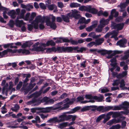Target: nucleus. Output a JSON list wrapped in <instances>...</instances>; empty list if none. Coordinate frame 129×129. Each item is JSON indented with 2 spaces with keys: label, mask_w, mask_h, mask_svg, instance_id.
Segmentation results:
<instances>
[{
  "label": "nucleus",
  "mask_w": 129,
  "mask_h": 129,
  "mask_svg": "<svg viewBox=\"0 0 129 129\" xmlns=\"http://www.w3.org/2000/svg\"><path fill=\"white\" fill-rule=\"evenodd\" d=\"M87 49L86 48L84 47L79 48L78 46L64 47V53H82L83 51H85Z\"/></svg>",
  "instance_id": "obj_1"
},
{
  "label": "nucleus",
  "mask_w": 129,
  "mask_h": 129,
  "mask_svg": "<svg viewBox=\"0 0 129 129\" xmlns=\"http://www.w3.org/2000/svg\"><path fill=\"white\" fill-rule=\"evenodd\" d=\"M79 10L81 11H86L92 14H96L97 13L98 11L94 8H92L91 6H80Z\"/></svg>",
  "instance_id": "obj_2"
},
{
  "label": "nucleus",
  "mask_w": 129,
  "mask_h": 129,
  "mask_svg": "<svg viewBox=\"0 0 129 129\" xmlns=\"http://www.w3.org/2000/svg\"><path fill=\"white\" fill-rule=\"evenodd\" d=\"M129 106V102L125 101L122 103V105H120L119 106H115L112 110H121L122 108H125L127 109Z\"/></svg>",
  "instance_id": "obj_3"
},
{
  "label": "nucleus",
  "mask_w": 129,
  "mask_h": 129,
  "mask_svg": "<svg viewBox=\"0 0 129 129\" xmlns=\"http://www.w3.org/2000/svg\"><path fill=\"white\" fill-rule=\"evenodd\" d=\"M124 24L123 23L116 24L113 22L111 24V26L113 27V28L114 29H117V30H121L123 28Z\"/></svg>",
  "instance_id": "obj_4"
},
{
  "label": "nucleus",
  "mask_w": 129,
  "mask_h": 129,
  "mask_svg": "<svg viewBox=\"0 0 129 129\" xmlns=\"http://www.w3.org/2000/svg\"><path fill=\"white\" fill-rule=\"evenodd\" d=\"M127 42V40L125 38H123L118 41L116 43V45L119 46L120 47H126L125 44Z\"/></svg>",
  "instance_id": "obj_5"
},
{
  "label": "nucleus",
  "mask_w": 129,
  "mask_h": 129,
  "mask_svg": "<svg viewBox=\"0 0 129 129\" xmlns=\"http://www.w3.org/2000/svg\"><path fill=\"white\" fill-rule=\"evenodd\" d=\"M58 118H60L58 119L59 122L65 121L68 120V119L70 118L69 116H68V115L65 114H63L59 116Z\"/></svg>",
  "instance_id": "obj_6"
},
{
  "label": "nucleus",
  "mask_w": 129,
  "mask_h": 129,
  "mask_svg": "<svg viewBox=\"0 0 129 129\" xmlns=\"http://www.w3.org/2000/svg\"><path fill=\"white\" fill-rule=\"evenodd\" d=\"M92 24L86 28V30L90 32L92 31L93 29L96 27L97 25V22L95 21H93L92 22Z\"/></svg>",
  "instance_id": "obj_7"
},
{
  "label": "nucleus",
  "mask_w": 129,
  "mask_h": 129,
  "mask_svg": "<svg viewBox=\"0 0 129 129\" xmlns=\"http://www.w3.org/2000/svg\"><path fill=\"white\" fill-rule=\"evenodd\" d=\"M57 53H64V47L62 46V47L58 46L55 47V52Z\"/></svg>",
  "instance_id": "obj_8"
},
{
  "label": "nucleus",
  "mask_w": 129,
  "mask_h": 129,
  "mask_svg": "<svg viewBox=\"0 0 129 129\" xmlns=\"http://www.w3.org/2000/svg\"><path fill=\"white\" fill-rule=\"evenodd\" d=\"M38 110H40V112L44 113L49 112L51 109L50 107H46L45 108H39Z\"/></svg>",
  "instance_id": "obj_9"
},
{
  "label": "nucleus",
  "mask_w": 129,
  "mask_h": 129,
  "mask_svg": "<svg viewBox=\"0 0 129 129\" xmlns=\"http://www.w3.org/2000/svg\"><path fill=\"white\" fill-rule=\"evenodd\" d=\"M45 18V17L43 16L42 17L41 15L37 16L35 20H36L37 21L39 22H41L42 23H44V20Z\"/></svg>",
  "instance_id": "obj_10"
},
{
  "label": "nucleus",
  "mask_w": 129,
  "mask_h": 129,
  "mask_svg": "<svg viewBox=\"0 0 129 129\" xmlns=\"http://www.w3.org/2000/svg\"><path fill=\"white\" fill-rule=\"evenodd\" d=\"M67 16H68L69 18L71 17H74L75 18H79V15L77 14L75 12H73L72 13L71 12L67 14Z\"/></svg>",
  "instance_id": "obj_11"
},
{
  "label": "nucleus",
  "mask_w": 129,
  "mask_h": 129,
  "mask_svg": "<svg viewBox=\"0 0 129 129\" xmlns=\"http://www.w3.org/2000/svg\"><path fill=\"white\" fill-rule=\"evenodd\" d=\"M109 20L106 19H105L104 18L102 19L100 21V25L104 27L105 26L107 25L109 22Z\"/></svg>",
  "instance_id": "obj_12"
},
{
  "label": "nucleus",
  "mask_w": 129,
  "mask_h": 129,
  "mask_svg": "<svg viewBox=\"0 0 129 129\" xmlns=\"http://www.w3.org/2000/svg\"><path fill=\"white\" fill-rule=\"evenodd\" d=\"M104 97L103 95L102 94H100V96H94L93 99L96 101L97 102H101L104 99Z\"/></svg>",
  "instance_id": "obj_13"
},
{
  "label": "nucleus",
  "mask_w": 129,
  "mask_h": 129,
  "mask_svg": "<svg viewBox=\"0 0 129 129\" xmlns=\"http://www.w3.org/2000/svg\"><path fill=\"white\" fill-rule=\"evenodd\" d=\"M7 14L9 16H10L11 18L13 19H14L16 17V12L14 10L8 12Z\"/></svg>",
  "instance_id": "obj_14"
},
{
  "label": "nucleus",
  "mask_w": 129,
  "mask_h": 129,
  "mask_svg": "<svg viewBox=\"0 0 129 129\" xmlns=\"http://www.w3.org/2000/svg\"><path fill=\"white\" fill-rule=\"evenodd\" d=\"M47 122L49 123H59L58 119L57 117H53L50 118V119L47 121Z\"/></svg>",
  "instance_id": "obj_15"
},
{
  "label": "nucleus",
  "mask_w": 129,
  "mask_h": 129,
  "mask_svg": "<svg viewBox=\"0 0 129 129\" xmlns=\"http://www.w3.org/2000/svg\"><path fill=\"white\" fill-rule=\"evenodd\" d=\"M121 52L122 51H120L115 50L113 51V53H111L110 55H108L107 57V58L108 59L111 58L113 56H115L116 54H120Z\"/></svg>",
  "instance_id": "obj_16"
},
{
  "label": "nucleus",
  "mask_w": 129,
  "mask_h": 129,
  "mask_svg": "<svg viewBox=\"0 0 129 129\" xmlns=\"http://www.w3.org/2000/svg\"><path fill=\"white\" fill-rule=\"evenodd\" d=\"M127 74V71H123L121 73L119 74L117 76V78L118 79H121L126 75Z\"/></svg>",
  "instance_id": "obj_17"
},
{
  "label": "nucleus",
  "mask_w": 129,
  "mask_h": 129,
  "mask_svg": "<svg viewBox=\"0 0 129 129\" xmlns=\"http://www.w3.org/2000/svg\"><path fill=\"white\" fill-rule=\"evenodd\" d=\"M104 41V39L103 38H98L95 40V44L98 45H101Z\"/></svg>",
  "instance_id": "obj_18"
},
{
  "label": "nucleus",
  "mask_w": 129,
  "mask_h": 129,
  "mask_svg": "<svg viewBox=\"0 0 129 129\" xmlns=\"http://www.w3.org/2000/svg\"><path fill=\"white\" fill-rule=\"evenodd\" d=\"M18 52V53H20L21 52L22 54H25V55L28 54L30 53V52L28 50L25 49H20Z\"/></svg>",
  "instance_id": "obj_19"
},
{
  "label": "nucleus",
  "mask_w": 129,
  "mask_h": 129,
  "mask_svg": "<svg viewBox=\"0 0 129 129\" xmlns=\"http://www.w3.org/2000/svg\"><path fill=\"white\" fill-rule=\"evenodd\" d=\"M11 51V49H8L4 50L2 52H0V56H1L2 57H3V56L7 54L8 52H9V51Z\"/></svg>",
  "instance_id": "obj_20"
},
{
  "label": "nucleus",
  "mask_w": 129,
  "mask_h": 129,
  "mask_svg": "<svg viewBox=\"0 0 129 129\" xmlns=\"http://www.w3.org/2000/svg\"><path fill=\"white\" fill-rule=\"evenodd\" d=\"M81 4L76 3H71L70 5V6L71 8H77L80 7Z\"/></svg>",
  "instance_id": "obj_21"
},
{
  "label": "nucleus",
  "mask_w": 129,
  "mask_h": 129,
  "mask_svg": "<svg viewBox=\"0 0 129 129\" xmlns=\"http://www.w3.org/2000/svg\"><path fill=\"white\" fill-rule=\"evenodd\" d=\"M23 20H17L16 21V25L19 27H21L23 24Z\"/></svg>",
  "instance_id": "obj_22"
},
{
  "label": "nucleus",
  "mask_w": 129,
  "mask_h": 129,
  "mask_svg": "<svg viewBox=\"0 0 129 129\" xmlns=\"http://www.w3.org/2000/svg\"><path fill=\"white\" fill-rule=\"evenodd\" d=\"M32 103H36V105H38L41 103V101L39 99H36L34 98L32 99L31 100Z\"/></svg>",
  "instance_id": "obj_23"
},
{
  "label": "nucleus",
  "mask_w": 129,
  "mask_h": 129,
  "mask_svg": "<svg viewBox=\"0 0 129 129\" xmlns=\"http://www.w3.org/2000/svg\"><path fill=\"white\" fill-rule=\"evenodd\" d=\"M81 107L77 106L72 109L69 112V113L72 114L75 113L77 111L80 109Z\"/></svg>",
  "instance_id": "obj_24"
},
{
  "label": "nucleus",
  "mask_w": 129,
  "mask_h": 129,
  "mask_svg": "<svg viewBox=\"0 0 129 129\" xmlns=\"http://www.w3.org/2000/svg\"><path fill=\"white\" fill-rule=\"evenodd\" d=\"M39 22L37 21L36 20H35V22L33 21L32 22L33 27L36 29H38L39 28Z\"/></svg>",
  "instance_id": "obj_25"
},
{
  "label": "nucleus",
  "mask_w": 129,
  "mask_h": 129,
  "mask_svg": "<svg viewBox=\"0 0 129 129\" xmlns=\"http://www.w3.org/2000/svg\"><path fill=\"white\" fill-rule=\"evenodd\" d=\"M61 16L62 20L64 21L67 23L70 22L69 18L68 17V16L64 15H61Z\"/></svg>",
  "instance_id": "obj_26"
},
{
  "label": "nucleus",
  "mask_w": 129,
  "mask_h": 129,
  "mask_svg": "<svg viewBox=\"0 0 129 129\" xmlns=\"http://www.w3.org/2000/svg\"><path fill=\"white\" fill-rule=\"evenodd\" d=\"M20 108V107L19 105L17 104H15L14 108H12L11 110L13 112H17Z\"/></svg>",
  "instance_id": "obj_27"
},
{
  "label": "nucleus",
  "mask_w": 129,
  "mask_h": 129,
  "mask_svg": "<svg viewBox=\"0 0 129 129\" xmlns=\"http://www.w3.org/2000/svg\"><path fill=\"white\" fill-rule=\"evenodd\" d=\"M20 108V107L19 105L17 104H15L14 108H12L11 110L13 112H17Z\"/></svg>",
  "instance_id": "obj_28"
},
{
  "label": "nucleus",
  "mask_w": 129,
  "mask_h": 129,
  "mask_svg": "<svg viewBox=\"0 0 129 129\" xmlns=\"http://www.w3.org/2000/svg\"><path fill=\"white\" fill-rule=\"evenodd\" d=\"M49 25H47L48 26H50L51 28L54 29H55L57 28V26L55 22H51L48 24Z\"/></svg>",
  "instance_id": "obj_29"
},
{
  "label": "nucleus",
  "mask_w": 129,
  "mask_h": 129,
  "mask_svg": "<svg viewBox=\"0 0 129 129\" xmlns=\"http://www.w3.org/2000/svg\"><path fill=\"white\" fill-rule=\"evenodd\" d=\"M47 46H48L49 45L54 46L55 45V43L52 40H48L46 42Z\"/></svg>",
  "instance_id": "obj_30"
},
{
  "label": "nucleus",
  "mask_w": 129,
  "mask_h": 129,
  "mask_svg": "<svg viewBox=\"0 0 129 129\" xmlns=\"http://www.w3.org/2000/svg\"><path fill=\"white\" fill-rule=\"evenodd\" d=\"M120 4V5L119 6L121 9L120 11L123 12L124 10L125 9L126 7V4L125 3H121Z\"/></svg>",
  "instance_id": "obj_31"
},
{
  "label": "nucleus",
  "mask_w": 129,
  "mask_h": 129,
  "mask_svg": "<svg viewBox=\"0 0 129 129\" xmlns=\"http://www.w3.org/2000/svg\"><path fill=\"white\" fill-rule=\"evenodd\" d=\"M31 89L29 87H27V88H25L23 86L21 88V89L24 90V95L27 94Z\"/></svg>",
  "instance_id": "obj_32"
},
{
  "label": "nucleus",
  "mask_w": 129,
  "mask_h": 129,
  "mask_svg": "<svg viewBox=\"0 0 129 129\" xmlns=\"http://www.w3.org/2000/svg\"><path fill=\"white\" fill-rule=\"evenodd\" d=\"M47 7L48 9L50 10H53L54 8H56V6L54 4L51 5H48Z\"/></svg>",
  "instance_id": "obj_33"
},
{
  "label": "nucleus",
  "mask_w": 129,
  "mask_h": 129,
  "mask_svg": "<svg viewBox=\"0 0 129 129\" xmlns=\"http://www.w3.org/2000/svg\"><path fill=\"white\" fill-rule=\"evenodd\" d=\"M105 114H102L99 116H98V118H96V122H99L102 119H103L104 118V117H105Z\"/></svg>",
  "instance_id": "obj_34"
},
{
  "label": "nucleus",
  "mask_w": 129,
  "mask_h": 129,
  "mask_svg": "<svg viewBox=\"0 0 129 129\" xmlns=\"http://www.w3.org/2000/svg\"><path fill=\"white\" fill-rule=\"evenodd\" d=\"M98 53L101 54L102 55H104L107 54L106 50L104 49L99 50L97 51Z\"/></svg>",
  "instance_id": "obj_35"
},
{
  "label": "nucleus",
  "mask_w": 129,
  "mask_h": 129,
  "mask_svg": "<svg viewBox=\"0 0 129 129\" xmlns=\"http://www.w3.org/2000/svg\"><path fill=\"white\" fill-rule=\"evenodd\" d=\"M103 26H102L100 25H98L97 28L95 29V31L98 32H101L102 30Z\"/></svg>",
  "instance_id": "obj_36"
},
{
  "label": "nucleus",
  "mask_w": 129,
  "mask_h": 129,
  "mask_svg": "<svg viewBox=\"0 0 129 129\" xmlns=\"http://www.w3.org/2000/svg\"><path fill=\"white\" fill-rule=\"evenodd\" d=\"M90 110L89 106H85L83 107L81 110L82 112H84Z\"/></svg>",
  "instance_id": "obj_37"
},
{
  "label": "nucleus",
  "mask_w": 129,
  "mask_h": 129,
  "mask_svg": "<svg viewBox=\"0 0 129 129\" xmlns=\"http://www.w3.org/2000/svg\"><path fill=\"white\" fill-rule=\"evenodd\" d=\"M55 47H53L51 48H48L47 49L46 52L49 53L52 51L55 52Z\"/></svg>",
  "instance_id": "obj_38"
},
{
  "label": "nucleus",
  "mask_w": 129,
  "mask_h": 129,
  "mask_svg": "<svg viewBox=\"0 0 129 129\" xmlns=\"http://www.w3.org/2000/svg\"><path fill=\"white\" fill-rule=\"evenodd\" d=\"M68 116H69V118L68 119V120H70L71 119L72 121H74L75 120L77 116L76 115H68Z\"/></svg>",
  "instance_id": "obj_39"
},
{
  "label": "nucleus",
  "mask_w": 129,
  "mask_h": 129,
  "mask_svg": "<svg viewBox=\"0 0 129 129\" xmlns=\"http://www.w3.org/2000/svg\"><path fill=\"white\" fill-rule=\"evenodd\" d=\"M96 110L99 112H101L102 111H104V107L103 106H97Z\"/></svg>",
  "instance_id": "obj_40"
},
{
  "label": "nucleus",
  "mask_w": 129,
  "mask_h": 129,
  "mask_svg": "<svg viewBox=\"0 0 129 129\" xmlns=\"http://www.w3.org/2000/svg\"><path fill=\"white\" fill-rule=\"evenodd\" d=\"M90 110L94 112L96 110L97 106L96 105H90L89 106Z\"/></svg>",
  "instance_id": "obj_41"
},
{
  "label": "nucleus",
  "mask_w": 129,
  "mask_h": 129,
  "mask_svg": "<svg viewBox=\"0 0 129 129\" xmlns=\"http://www.w3.org/2000/svg\"><path fill=\"white\" fill-rule=\"evenodd\" d=\"M94 97V96H93L91 94H86L85 95V98L86 99H93Z\"/></svg>",
  "instance_id": "obj_42"
},
{
  "label": "nucleus",
  "mask_w": 129,
  "mask_h": 129,
  "mask_svg": "<svg viewBox=\"0 0 129 129\" xmlns=\"http://www.w3.org/2000/svg\"><path fill=\"white\" fill-rule=\"evenodd\" d=\"M37 51L38 52L43 51L46 49V48H43L42 46L37 47Z\"/></svg>",
  "instance_id": "obj_43"
},
{
  "label": "nucleus",
  "mask_w": 129,
  "mask_h": 129,
  "mask_svg": "<svg viewBox=\"0 0 129 129\" xmlns=\"http://www.w3.org/2000/svg\"><path fill=\"white\" fill-rule=\"evenodd\" d=\"M84 100V98L82 96H79L76 99V101L77 103L82 101Z\"/></svg>",
  "instance_id": "obj_44"
},
{
  "label": "nucleus",
  "mask_w": 129,
  "mask_h": 129,
  "mask_svg": "<svg viewBox=\"0 0 129 129\" xmlns=\"http://www.w3.org/2000/svg\"><path fill=\"white\" fill-rule=\"evenodd\" d=\"M1 11L3 12V14H6L8 11V9L6 8L2 7L1 8Z\"/></svg>",
  "instance_id": "obj_45"
},
{
  "label": "nucleus",
  "mask_w": 129,
  "mask_h": 129,
  "mask_svg": "<svg viewBox=\"0 0 129 129\" xmlns=\"http://www.w3.org/2000/svg\"><path fill=\"white\" fill-rule=\"evenodd\" d=\"M36 13L34 12L32 13L29 18V21H31L36 16Z\"/></svg>",
  "instance_id": "obj_46"
},
{
  "label": "nucleus",
  "mask_w": 129,
  "mask_h": 129,
  "mask_svg": "<svg viewBox=\"0 0 129 129\" xmlns=\"http://www.w3.org/2000/svg\"><path fill=\"white\" fill-rule=\"evenodd\" d=\"M86 60H85V61L83 62H82L80 63V67L83 68H85L86 66Z\"/></svg>",
  "instance_id": "obj_47"
},
{
  "label": "nucleus",
  "mask_w": 129,
  "mask_h": 129,
  "mask_svg": "<svg viewBox=\"0 0 129 129\" xmlns=\"http://www.w3.org/2000/svg\"><path fill=\"white\" fill-rule=\"evenodd\" d=\"M85 19L84 17H82L80 18L78 20V24L79 23L80 24H83L85 23Z\"/></svg>",
  "instance_id": "obj_48"
},
{
  "label": "nucleus",
  "mask_w": 129,
  "mask_h": 129,
  "mask_svg": "<svg viewBox=\"0 0 129 129\" xmlns=\"http://www.w3.org/2000/svg\"><path fill=\"white\" fill-rule=\"evenodd\" d=\"M76 101V99L75 98H73L71 99L69 101V102H67L68 104L69 105H72L73 104L74 102L75 101Z\"/></svg>",
  "instance_id": "obj_49"
},
{
  "label": "nucleus",
  "mask_w": 129,
  "mask_h": 129,
  "mask_svg": "<svg viewBox=\"0 0 129 129\" xmlns=\"http://www.w3.org/2000/svg\"><path fill=\"white\" fill-rule=\"evenodd\" d=\"M63 106V107L61 108V109L62 110H64L69 108L70 107L69 105L67 102L64 104Z\"/></svg>",
  "instance_id": "obj_50"
},
{
  "label": "nucleus",
  "mask_w": 129,
  "mask_h": 129,
  "mask_svg": "<svg viewBox=\"0 0 129 129\" xmlns=\"http://www.w3.org/2000/svg\"><path fill=\"white\" fill-rule=\"evenodd\" d=\"M45 20L46 25L47 26L49 25L48 24L51 22L50 20V18L48 17H45Z\"/></svg>",
  "instance_id": "obj_51"
},
{
  "label": "nucleus",
  "mask_w": 129,
  "mask_h": 129,
  "mask_svg": "<svg viewBox=\"0 0 129 129\" xmlns=\"http://www.w3.org/2000/svg\"><path fill=\"white\" fill-rule=\"evenodd\" d=\"M120 88H123L125 86V81L123 79H122L121 80L120 82Z\"/></svg>",
  "instance_id": "obj_52"
},
{
  "label": "nucleus",
  "mask_w": 129,
  "mask_h": 129,
  "mask_svg": "<svg viewBox=\"0 0 129 129\" xmlns=\"http://www.w3.org/2000/svg\"><path fill=\"white\" fill-rule=\"evenodd\" d=\"M60 39H61L62 40V42L65 43L70 42V39L69 40L67 39L64 38L62 37H60Z\"/></svg>",
  "instance_id": "obj_53"
},
{
  "label": "nucleus",
  "mask_w": 129,
  "mask_h": 129,
  "mask_svg": "<svg viewBox=\"0 0 129 129\" xmlns=\"http://www.w3.org/2000/svg\"><path fill=\"white\" fill-rule=\"evenodd\" d=\"M23 84V82L21 81L19 82L18 84L17 85L16 87L17 90H19L21 88Z\"/></svg>",
  "instance_id": "obj_54"
},
{
  "label": "nucleus",
  "mask_w": 129,
  "mask_h": 129,
  "mask_svg": "<svg viewBox=\"0 0 129 129\" xmlns=\"http://www.w3.org/2000/svg\"><path fill=\"white\" fill-rule=\"evenodd\" d=\"M70 42L72 45H78L77 41L73 40L72 38L70 39Z\"/></svg>",
  "instance_id": "obj_55"
},
{
  "label": "nucleus",
  "mask_w": 129,
  "mask_h": 129,
  "mask_svg": "<svg viewBox=\"0 0 129 129\" xmlns=\"http://www.w3.org/2000/svg\"><path fill=\"white\" fill-rule=\"evenodd\" d=\"M95 45V42L94 41H92L88 43L87 45V47L89 48H90L92 47L94 45Z\"/></svg>",
  "instance_id": "obj_56"
},
{
  "label": "nucleus",
  "mask_w": 129,
  "mask_h": 129,
  "mask_svg": "<svg viewBox=\"0 0 129 129\" xmlns=\"http://www.w3.org/2000/svg\"><path fill=\"white\" fill-rule=\"evenodd\" d=\"M30 15V13H27L25 15V17L24 19V20L26 21H27L29 20V17Z\"/></svg>",
  "instance_id": "obj_57"
},
{
  "label": "nucleus",
  "mask_w": 129,
  "mask_h": 129,
  "mask_svg": "<svg viewBox=\"0 0 129 129\" xmlns=\"http://www.w3.org/2000/svg\"><path fill=\"white\" fill-rule=\"evenodd\" d=\"M40 8L42 9L45 10L46 9V7L44 4L40 3L39 4Z\"/></svg>",
  "instance_id": "obj_58"
},
{
  "label": "nucleus",
  "mask_w": 129,
  "mask_h": 129,
  "mask_svg": "<svg viewBox=\"0 0 129 129\" xmlns=\"http://www.w3.org/2000/svg\"><path fill=\"white\" fill-rule=\"evenodd\" d=\"M113 107L112 106H108L104 107V111H106L109 110L111 109H112Z\"/></svg>",
  "instance_id": "obj_59"
},
{
  "label": "nucleus",
  "mask_w": 129,
  "mask_h": 129,
  "mask_svg": "<svg viewBox=\"0 0 129 129\" xmlns=\"http://www.w3.org/2000/svg\"><path fill=\"white\" fill-rule=\"evenodd\" d=\"M48 98L47 97H44L41 100H40L41 103L45 102L46 104L47 103V101L48 100Z\"/></svg>",
  "instance_id": "obj_60"
},
{
  "label": "nucleus",
  "mask_w": 129,
  "mask_h": 129,
  "mask_svg": "<svg viewBox=\"0 0 129 129\" xmlns=\"http://www.w3.org/2000/svg\"><path fill=\"white\" fill-rule=\"evenodd\" d=\"M28 42V41H26L25 43H23L21 46L23 48H25L29 46Z\"/></svg>",
  "instance_id": "obj_61"
},
{
  "label": "nucleus",
  "mask_w": 129,
  "mask_h": 129,
  "mask_svg": "<svg viewBox=\"0 0 129 129\" xmlns=\"http://www.w3.org/2000/svg\"><path fill=\"white\" fill-rule=\"evenodd\" d=\"M14 24V21L12 20H10L9 21V26L11 27H13Z\"/></svg>",
  "instance_id": "obj_62"
},
{
  "label": "nucleus",
  "mask_w": 129,
  "mask_h": 129,
  "mask_svg": "<svg viewBox=\"0 0 129 129\" xmlns=\"http://www.w3.org/2000/svg\"><path fill=\"white\" fill-rule=\"evenodd\" d=\"M118 81V80H114L113 83H112L113 85L114 86L118 85L120 83V82Z\"/></svg>",
  "instance_id": "obj_63"
},
{
  "label": "nucleus",
  "mask_w": 129,
  "mask_h": 129,
  "mask_svg": "<svg viewBox=\"0 0 129 129\" xmlns=\"http://www.w3.org/2000/svg\"><path fill=\"white\" fill-rule=\"evenodd\" d=\"M28 30L30 31H31L33 28V25L31 24H28L27 25Z\"/></svg>",
  "instance_id": "obj_64"
}]
</instances>
